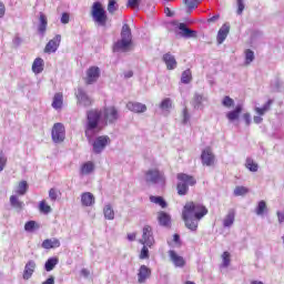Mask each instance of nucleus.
Here are the masks:
<instances>
[{"mask_svg": "<svg viewBox=\"0 0 284 284\" xmlns=\"http://www.w3.org/2000/svg\"><path fill=\"white\" fill-rule=\"evenodd\" d=\"M207 214V207L203 204L187 202L182 210V220L191 232L199 230V222Z\"/></svg>", "mask_w": 284, "mask_h": 284, "instance_id": "obj_1", "label": "nucleus"}, {"mask_svg": "<svg viewBox=\"0 0 284 284\" xmlns=\"http://www.w3.org/2000/svg\"><path fill=\"white\" fill-rule=\"evenodd\" d=\"M99 121H101V111L90 110L87 112V123L84 134L89 141L92 142V136L99 132Z\"/></svg>", "mask_w": 284, "mask_h": 284, "instance_id": "obj_2", "label": "nucleus"}, {"mask_svg": "<svg viewBox=\"0 0 284 284\" xmlns=\"http://www.w3.org/2000/svg\"><path fill=\"white\" fill-rule=\"evenodd\" d=\"M178 181H180L176 185L179 196H185L190 192V185H196V179L185 173H179Z\"/></svg>", "mask_w": 284, "mask_h": 284, "instance_id": "obj_3", "label": "nucleus"}, {"mask_svg": "<svg viewBox=\"0 0 284 284\" xmlns=\"http://www.w3.org/2000/svg\"><path fill=\"white\" fill-rule=\"evenodd\" d=\"M145 182L148 185H160V187L165 186V174L159 170H149L145 173Z\"/></svg>", "mask_w": 284, "mask_h": 284, "instance_id": "obj_4", "label": "nucleus"}, {"mask_svg": "<svg viewBox=\"0 0 284 284\" xmlns=\"http://www.w3.org/2000/svg\"><path fill=\"white\" fill-rule=\"evenodd\" d=\"M91 14L95 23L102 27L108 23V14L105 13V9H103V4H101V2H94L92 4Z\"/></svg>", "mask_w": 284, "mask_h": 284, "instance_id": "obj_5", "label": "nucleus"}, {"mask_svg": "<svg viewBox=\"0 0 284 284\" xmlns=\"http://www.w3.org/2000/svg\"><path fill=\"white\" fill-rule=\"evenodd\" d=\"M110 143H112V140H110V136L108 135H100L95 138L92 143L94 154H101V152H103V150H105Z\"/></svg>", "mask_w": 284, "mask_h": 284, "instance_id": "obj_6", "label": "nucleus"}, {"mask_svg": "<svg viewBox=\"0 0 284 284\" xmlns=\"http://www.w3.org/2000/svg\"><path fill=\"white\" fill-rule=\"evenodd\" d=\"M53 143H63L65 141V126L61 123H55L51 132Z\"/></svg>", "mask_w": 284, "mask_h": 284, "instance_id": "obj_7", "label": "nucleus"}, {"mask_svg": "<svg viewBox=\"0 0 284 284\" xmlns=\"http://www.w3.org/2000/svg\"><path fill=\"white\" fill-rule=\"evenodd\" d=\"M142 245H146V247H152L154 245V233L152 231V226L144 225L142 229V239L140 240Z\"/></svg>", "mask_w": 284, "mask_h": 284, "instance_id": "obj_8", "label": "nucleus"}, {"mask_svg": "<svg viewBox=\"0 0 284 284\" xmlns=\"http://www.w3.org/2000/svg\"><path fill=\"white\" fill-rule=\"evenodd\" d=\"M75 97L78 100V105H82V108H90L94 101L90 95H88V92L83 90V88H78V91L75 92Z\"/></svg>", "mask_w": 284, "mask_h": 284, "instance_id": "obj_9", "label": "nucleus"}, {"mask_svg": "<svg viewBox=\"0 0 284 284\" xmlns=\"http://www.w3.org/2000/svg\"><path fill=\"white\" fill-rule=\"evenodd\" d=\"M99 77H101V69L99 67H91L87 71L85 83L87 85H92L99 81Z\"/></svg>", "mask_w": 284, "mask_h": 284, "instance_id": "obj_10", "label": "nucleus"}, {"mask_svg": "<svg viewBox=\"0 0 284 284\" xmlns=\"http://www.w3.org/2000/svg\"><path fill=\"white\" fill-rule=\"evenodd\" d=\"M103 116L108 123H116L119 121V110L114 106H108L103 111Z\"/></svg>", "mask_w": 284, "mask_h": 284, "instance_id": "obj_11", "label": "nucleus"}, {"mask_svg": "<svg viewBox=\"0 0 284 284\" xmlns=\"http://www.w3.org/2000/svg\"><path fill=\"white\" fill-rule=\"evenodd\" d=\"M59 45H61V34H57L47 43L44 52L47 54H52L53 52H57V50H59Z\"/></svg>", "mask_w": 284, "mask_h": 284, "instance_id": "obj_12", "label": "nucleus"}, {"mask_svg": "<svg viewBox=\"0 0 284 284\" xmlns=\"http://www.w3.org/2000/svg\"><path fill=\"white\" fill-rule=\"evenodd\" d=\"M178 29L180 30L179 34L183 39H194L196 38V31L187 28V24L184 22H180L178 24Z\"/></svg>", "mask_w": 284, "mask_h": 284, "instance_id": "obj_13", "label": "nucleus"}, {"mask_svg": "<svg viewBox=\"0 0 284 284\" xmlns=\"http://www.w3.org/2000/svg\"><path fill=\"white\" fill-rule=\"evenodd\" d=\"M34 270H37V262L30 260L24 266L22 278L24 281H30V278H32V274H34Z\"/></svg>", "mask_w": 284, "mask_h": 284, "instance_id": "obj_14", "label": "nucleus"}, {"mask_svg": "<svg viewBox=\"0 0 284 284\" xmlns=\"http://www.w3.org/2000/svg\"><path fill=\"white\" fill-rule=\"evenodd\" d=\"M130 48H132V42L120 39L113 44V52H130Z\"/></svg>", "mask_w": 284, "mask_h": 284, "instance_id": "obj_15", "label": "nucleus"}, {"mask_svg": "<svg viewBox=\"0 0 284 284\" xmlns=\"http://www.w3.org/2000/svg\"><path fill=\"white\" fill-rule=\"evenodd\" d=\"M162 61L165 63L166 70H176V65H179L176 58L170 52L162 57Z\"/></svg>", "mask_w": 284, "mask_h": 284, "instance_id": "obj_16", "label": "nucleus"}, {"mask_svg": "<svg viewBox=\"0 0 284 284\" xmlns=\"http://www.w3.org/2000/svg\"><path fill=\"white\" fill-rule=\"evenodd\" d=\"M169 256L175 267H185V258L176 254V251H169Z\"/></svg>", "mask_w": 284, "mask_h": 284, "instance_id": "obj_17", "label": "nucleus"}, {"mask_svg": "<svg viewBox=\"0 0 284 284\" xmlns=\"http://www.w3.org/2000/svg\"><path fill=\"white\" fill-rule=\"evenodd\" d=\"M202 163L204 165H213L214 164V153H212V149L207 148L202 151L201 154Z\"/></svg>", "mask_w": 284, "mask_h": 284, "instance_id": "obj_18", "label": "nucleus"}, {"mask_svg": "<svg viewBox=\"0 0 284 284\" xmlns=\"http://www.w3.org/2000/svg\"><path fill=\"white\" fill-rule=\"evenodd\" d=\"M150 276H152V270L145 265H141L138 273V282L145 283Z\"/></svg>", "mask_w": 284, "mask_h": 284, "instance_id": "obj_19", "label": "nucleus"}, {"mask_svg": "<svg viewBox=\"0 0 284 284\" xmlns=\"http://www.w3.org/2000/svg\"><path fill=\"white\" fill-rule=\"evenodd\" d=\"M126 108L130 110V112H135L136 114H141L148 111V106L141 102H129Z\"/></svg>", "mask_w": 284, "mask_h": 284, "instance_id": "obj_20", "label": "nucleus"}, {"mask_svg": "<svg viewBox=\"0 0 284 284\" xmlns=\"http://www.w3.org/2000/svg\"><path fill=\"white\" fill-rule=\"evenodd\" d=\"M48 30V17L40 12L38 32L41 37H45V32Z\"/></svg>", "mask_w": 284, "mask_h": 284, "instance_id": "obj_21", "label": "nucleus"}, {"mask_svg": "<svg viewBox=\"0 0 284 284\" xmlns=\"http://www.w3.org/2000/svg\"><path fill=\"white\" fill-rule=\"evenodd\" d=\"M241 112H243V105L237 104L233 111L226 113V119L234 123V121H239V116H241Z\"/></svg>", "mask_w": 284, "mask_h": 284, "instance_id": "obj_22", "label": "nucleus"}, {"mask_svg": "<svg viewBox=\"0 0 284 284\" xmlns=\"http://www.w3.org/2000/svg\"><path fill=\"white\" fill-rule=\"evenodd\" d=\"M230 34V24H223L221 29L217 32V43L221 45L225 39H227V36Z\"/></svg>", "mask_w": 284, "mask_h": 284, "instance_id": "obj_23", "label": "nucleus"}, {"mask_svg": "<svg viewBox=\"0 0 284 284\" xmlns=\"http://www.w3.org/2000/svg\"><path fill=\"white\" fill-rule=\"evenodd\" d=\"M81 203L84 207H92L94 205V195L90 192H85L81 195Z\"/></svg>", "mask_w": 284, "mask_h": 284, "instance_id": "obj_24", "label": "nucleus"}, {"mask_svg": "<svg viewBox=\"0 0 284 284\" xmlns=\"http://www.w3.org/2000/svg\"><path fill=\"white\" fill-rule=\"evenodd\" d=\"M43 250H54L61 247V242L58 239H47L42 242Z\"/></svg>", "mask_w": 284, "mask_h": 284, "instance_id": "obj_25", "label": "nucleus"}, {"mask_svg": "<svg viewBox=\"0 0 284 284\" xmlns=\"http://www.w3.org/2000/svg\"><path fill=\"white\" fill-rule=\"evenodd\" d=\"M121 40L132 43V29H130L129 24L122 26Z\"/></svg>", "mask_w": 284, "mask_h": 284, "instance_id": "obj_26", "label": "nucleus"}, {"mask_svg": "<svg viewBox=\"0 0 284 284\" xmlns=\"http://www.w3.org/2000/svg\"><path fill=\"white\" fill-rule=\"evenodd\" d=\"M203 101H205V98L202 94L195 93L191 104L194 110H201L203 108Z\"/></svg>", "mask_w": 284, "mask_h": 284, "instance_id": "obj_27", "label": "nucleus"}, {"mask_svg": "<svg viewBox=\"0 0 284 284\" xmlns=\"http://www.w3.org/2000/svg\"><path fill=\"white\" fill-rule=\"evenodd\" d=\"M158 221L160 223V225H162V227H169L170 226V214L161 211L158 213Z\"/></svg>", "mask_w": 284, "mask_h": 284, "instance_id": "obj_28", "label": "nucleus"}, {"mask_svg": "<svg viewBox=\"0 0 284 284\" xmlns=\"http://www.w3.org/2000/svg\"><path fill=\"white\" fill-rule=\"evenodd\" d=\"M94 172V163L93 162H87L81 166L80 174L82 176H88V174H92Z\"/></svg>", "mask_w": 284, "mask_h": 284, "instance_id": "obj_29", "label": "nucleus"}, {"mask_svg": "<svg viewBox=\"0 0 284 284\" xmlns=\"http://www.w3.org/2000/svg\"><path fill=\"white\" fill-rule=\"evenodd\" d=\"M43 59L37 58L32 63V72H34V74H41V72H43Z\"/></svg>", "mask_w": 284, "mask_h": 284, "instance_id": "obj_30", "label": "nucleus"}, {"mask_svg": "<svg viewBox=\"0 0 284 284\" xmlns=\"http://www.w3.org/2000/svg\"><path fill=\"white\" fill-rule=\"evenodd\" d=\"M52 108H54V110H61V108H63V93L54 94Z\"/></svg>", "mask_w": 284, "mask_h": 284, "instance_id": "obj_31", "label": "nucleus"}, {"mask_svg": "<svg viewBox=\"0 0 284 284\" xmlns=\"http://www.w3.org/2000/svg\"><path fill=\"white\" fill-rule=\"evenodd\" d=\"M57 265H59V257H50L44 264V270L45 272H52Z\"/></svg>", "mask_w": 284, "mask_h": 284, "instance_id": "obj_32", "label": "nucleus"}, {"mask_svg": "<svg viewBox=\"0 0 284 284\" xmlns=\"http://www.w3.org/2000/svg\"><path fill=\"white\" fill-rule=\"evenodd\" d=\"M235 213L234 210H230L227 215L223 220L224 227H232L234 225Z\"/></svg>", "mask_w": 284, "mask_h": 284, "instance_id": "obj_33", "label": "nucleus"}, {"mask_svg": "<svg viewBox=\"0 0 284 284\" xmlns=\"http://www.w3.org/2000/svg\"><path fill=\"white\" fill-rule=\"evenodd\" d=\"M151 203H155V205H160V207L165 209L168 207V202L162 196H150Z\"/></svg>", "mask_w": 284, "mask_h": 284, "instance_id": "obj_34", "label": "nucleus"}, {"mask_svg": "<svg viewBox=\"0 0 284 284\" xmlns=\"http://www.w3.org/2000/svg\"><path fill=\"white\" fill-rule=\"evenodd\" d=\"M10 204L16 209V210H23V202L19 201V197L17 195H11L10 196Z\"/></svg>", "mask_w": 284, "mask_h": 284, "instance_id": "obj_35", "label": "nucleus"}, {"mask_svg": "<svg viewBox=\"0 0 284 284\" xmlns=\"http://www.w3.org/2000/svg\"><path fill=\"white\" fill-rule=\"evenodd\" d=\"M104 217L108 221H114V210L112 209V205L108 204L104 206Z\"/></svg>", "mask_w": 284, "mask_h": 284, "instance_id": "obj_36", "label": "nucleus"}, {"mask_svg": "<svg viewBox=\"0 0 284 284\" xmlns=\"http://www.w3.org/2000/svg\"><path fill=\"white\" fill-rule=\"evenodd\" d=\"M160 109H162L164 112H170L172 110V100L170 98H165L160 103Z\"/></svg>", "mask_w": 284, "mask_h": 284, "instance_id": "obj_37", "label": "nucleus"}, {"mask_svg": "<svg viewBox=\"0 0 284 284\" xmlns=\"http://www.w3.org/2000/svg\"><path fill=\"white\" fill-rule=\"evenodd\" d=\"M246 168L250 172H258V164L252 158L246 159Z\"/></svg>", "mask_w": 284, "mask_h": 284, "instance_id": "obj_38", "label": "nucleus"}, {"mask_svg": "<svg viewBox=\"0 0 284 284\" xmlns=\"http://www.w3.org/2000/svg\"><path fill=\"white\" fill-rule=\"evenodd\" d=\"M39 210L42 214H50V212H52V206L48 205L45 200H42L39 204Z\"/></svg>", "mask_w": 284, "mask_h": 284, "instance_id": "obj_39", "label": "nucleus"}, {"mask_svg": "<svg viewBox=\"0 0 284 284\" xmlns=\"http://www.w3.org/2000/svg\"><path fill=\"white\" fill-rule=\"evenodd\" d=\"M265 210H267V203H265V201H260L256 207V214L257 216H263V214H265Z\"/></svg>", "mask_w": 284, "mask_h": 284, "instance_id": "obj_40", "label": "nucleus"}, {"mask_svg": "<svg viewBox=\"0 0 284 284\" xmlns=\"http://www.w3.org/2000/svg\"><path fill=\"white\" fill-rule=\"evenodd\" d=\"M26 192H28V182L21 181L18 185L17 194H20V196L26 195Z\"/></svg>", "mask_w": 284, "mask_h": 284, "instance_id": "obj_41", "label": "nucleus"}, {"mask_svg": "<svg viewBox=\"0 0 284 284\" xmlns=\"http://www.w3.org/2000/svg\"><path fill=\"white\" fill-rule=\"evenodd\" d=\"M181 81L184 84H187L192 81V71H190V69L182 72Z\"/></svg>", "mask_w": 284, "mask_h": 284, "instance_id": "obj_42", "label": "nucleus"}, {"mask_svg": "<svg viewBox=\"0 0 284 284\" xmlns=\"http://www.w3.org/2000/svg\"><path fill=\"white\" fill-rule=\"evenodd\" d=\"M39 224L34 221H29L24 224L26 232H34V230H39Z\"/></svg>", "mask_w": 284, "mask_h": 284, "instance_id": "obj_43", "label": "nucleus"}, {"mask_svg": "<svg viewBox=\"0 0 284 284\" xmlns=\"http://www.w3.org/2000/svg\"><path fill=\"white\" fill-rule=\"evenodd\" d=\"M255 57H254V51H252L251 49H247L245 51V64L250 65V63H252V61H254Z\"/></svg>", "mask_w": 284, "mask_h": 284, "instance_id": "obj_44", "label": "nucleus"}, {"mask_svg": "<svg viewBox=\"0 0 284 284\" xmlns=\"http://www.w3.org/2000/svg\"><path fill=\"white\" fill-rule=\"evenodd\" d=\"M222 105L224 108H234V99L230 98V95H225L222 100Z\"/></svg>", "mask_w": 284, "mask_h": 284, "instance_id": "obj_45", "label": "nucleus"}, {"mask_svg": "<svg viewBox=\"0 0 284 284\" xmlns=\"http://www.w3.org/2000/svg\"><path fill=\"white\" fill-rule=\"evenodd\" d=\"M119 10V4H116L115 0H110L108 4V11L110 14H114Z\"/></svg>", "mask_w": 284, "mask_h": 284, "instance_id": "obj_46", "label": "nucleus"}, {"mask_svg": "<svg viewBox=\"0 0 284 284\" xmlns=\"http://www.w3.org/2000/svg\"><path fill=\"white\" fill-rule=\"evenodd\" d=\"M248 190L245 186H236L234 190L235 196H245L247 194Z\"/></svg>", "mask_w": 284, "mask_h": 284, "instance_id": "obj_47", "label": "nucleus"}, {"mask_svg": "<svg viewBox=\"0 0 284 284\" xmlns=\"http://www.w3.org/2000/svg\"><path fill=\"white\" fill-rule=\"evenodd\" d=\"M190 123V112H187V108H184L182 111V125H187Z\"/></svg>", "mask_w": 284, "mask_h": 284, "instance_id": "obj_48", "label": "nucleus"}, {"mask_svg": "<svg viewBox=\"0 0 284 284\" xmlns=\"http://www.w3.org/2000/svg\"><path fill=\"white\" fill-rule=\"evenodd\" d=\"M236 14L241 16L243 14V11L245 10V0H236Z\"/></svg>", "mask_w": 284, "mask_h": 284, "instance_id": "obj_49", "label": "nucleus"}, {"mask_svg": "<svg viewBox=\"0 0 284 284\" xmlns=\"http://www.w3.org/2000/svg\"><path fill=\"white\" fill-rule=\"evenodd\" d=\"M222 261H223V263H222V265L224 266V267H230V252H227V251H225L223 254H222Z\"/></svg>", "mask_w": 284, "mask_h": 284, "instance_id": "obj_50", "label": "nucleus"}, {"mask_svg": "<svg viewBox=\"0 0 284 284\" xmlns=\"http://www.w3.org/2000/svg\"><path fill=\"white\" fill-rule=\"evenodd\" d=\"M6 163H8V158L3 154V152L0 153V172H3L6 169Z\"/></svg>", "mask_w": 284, "mask_h": 284, "instance_id": "obj_51", "label": "nucleus"}, {"mask_svg": "<svg viewBox=\"0 0 284 284\" xmlns=\"http://www.w3.org/2000/svg\"><path fill=\"white\" fill-rule=\"evenodd\" d=\"M201 3V0H191L186 7L190 11L195 10V8H199V4Z\"/></svg>", "mask_w": 284, "mask_h": 284, "instance_id": "obj_52", "label": "nucleus"}, {"mask_svg": "<svg viewBox=\"0 0 284 284\" xmlns=\"http://www.w3.org/2000/svg\"><path fill=\"white\" fill-rule=\"evenodd\" d=\"M140 258L145 260L150 258V250H148V246H143L140 253Z\"/></svg>", "mask_w": 284, "mask_h": 284, "instance_id": "obj_53", "label": "nucleus"}, {"mask_svg": "<svg viewBox=\"0 0 284 284\" xmlns=\"http://www.w3.org/2000/svg\"><path fill=\"white\" fill-rule=\"evenodd\" d=\"M141 4V0H128V8H132L133 10L139 8V6Z\"/></svg>", "mask_w": 284, "mask_h": 284, "instance_id": "obj_54", "label": "nucleus"}, {"mask_svg": "<svg viewBox=\"0 0 284 284\" xmlns=\"http://www.w3.org/2000/svg\"><path fill=\"white\" fill-rule=\"evenodd\" d=\"M61 23L63 24L70 23V14L68 12L62 13Z\"/></svg>", "mask_w": 284, "mask_h": 284, "instance_id": "obj_55", "label": "nucleus"}, {"mask_svg": "<svg viewBox=\"0 0 284 284\" xmlns=\"http://www.w3.org/2000/svg\"><path fill=\"white\" fill-rule=\"evenodd\" d=\"M243 119L247 126L252 124V115L250 113H244Z\"/></svg>", "mask_w": 284, "mask_h": 284, "instance_id": "obj_56", "label": "nucleus"}, {"mask_svg": "<svg viewBox=\"0 0 284 284\" xmlns=\"http://www.w3.org/2000/svg\"><path fill=\"white\" fill-rule=\"evenodd\" d=\"M49 197H50L52 201H57V197H58L57 190L50 189V191H49Z\"/></svg>", "mask_w": 284, "mask_h": 284, "instance_id": "obj_57", "label": "nucleus"}, {"mask_svg": "<svg viewBox=\"0 0 284 284\" xmlns=\"http://www.w3.org/2000/svg\"><path fill=\"white\" fill-rule=\"evenodd\" d=\"M274 103V100H268L262 108L266 111L270 112L272 109V104Z\"/></svg>", "mask_w": 284, "mask_h": 284, "instance_id": "obj_58", "label": "nucleus"}, {"mask_svg": "<svg viewBox=\"0 0 284 284\" xmlns=\"http://www.w3.org/2000/svg\"><path fill=\"white\" fill-rule=\"evenodd\" d=\"M219 19H221V14H215L207 19V23H216V21H219Z\"/></svg>", "mask_w": 284, "mask_h": 284, "instance_id": "obj_59", "label": "nucleus"}, {"mask_svg": "<svg viewBox=\"0 0 284 284\" xmlns=\"http://www.w3.org/2000/svg\"><path fill=\"white\" fill-rule=\"evenodd\" d=\"M3 17H6V4L0 2V19H3Z\"/></svg>", "mask_w": 284, "mask_h": 284, "instance_id": "obj_60", "label": "nucleus"}, {"mask_svg": "<svg viewBox=\"0 0 284 284\" xmlns=\"http://www.w3.org/2000/svg\"><path fill=\"white\" fill-rule=\"evenodd\" d=\"M255 112H257V114L260 115V116H263V115H265V112H267L265 109H263V106L262 108H255Z\"/></svg>", "mask_w": 284, "mask_h": 284, "instance_id": "obj_61", "label": "nucleus"}, {"mask_svg": "<svg viewBox=\"0 0 284 284\" xmlns=\"http://www.w3.org/2000/svg\"><path fill=\"white\" fill-rule=\"evenodd\" d=\"M277 219H278V223H284V211H277Z\"/></svg>", "mask_w": 284, "mask_h": 284, "instance_id": "obj_62", "label": "nucleus"}, {"mask_svg": "<svg viewBox=\"0 0 284 284\" xmlns=\"http://www.w3.org/2000/svg\"><path fill=\"white\" fill-rule=\"evenodd\" d=\"M253 121H254V123H256L257 125L261 124V123H263V119H262L261 115H255V116L253 118Z\"/></svg>", "mask_w": 284, "mask_h": 284, "instance_id": "obj_63", "label": "nucleus"}, {"mask_svg": "<svg viewBox=\"0 0 284 284\" xmlns=\"http://www.w3.org/2000/svg\"><path fill=\"white\" fill-rule=\"evenodd\" d=\"M42 284H54V277H49L47 281H44Z\"/></svg>", "mask_w": 284, "mask_h": 284, "instance_id": "obj_64", "label": "nucleus"}]
</instances>
